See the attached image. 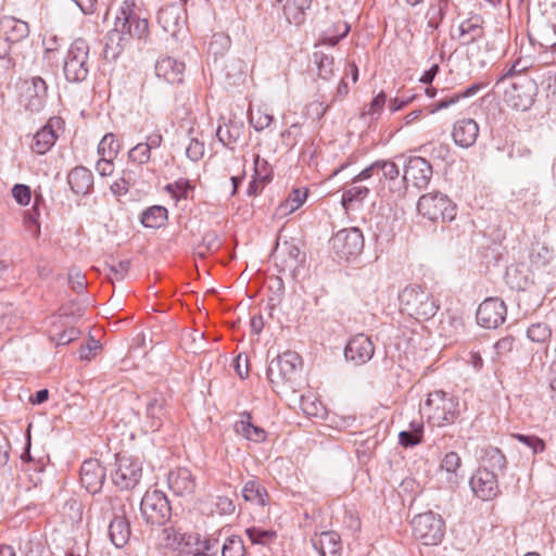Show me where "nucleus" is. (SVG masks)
Listing matches in <instances>:
<instances>
[{"label":"nucleus","mask_w":556,"mask_h":556,"mask_svg":"<svg viewBox=\"0 0 556 556\" xmlns=\"http://www.w3.org/2000/svg\"><path fill=\"white\" fill-rule=\"evenodd\" d=\"M301 365L300 355L291 351H287L269 362L266 375L276 393L298 390Z\"/></svg>","instance_id":"nucleus-1"},{"label":"nucleus","mask_w":556,"mask_h":556,"mask_svg":"<svg viewBox=\"0 0 556 556\" xmlns=\"http://www.w3.org/2000/svg\"><path fill=\"white\" fill-rule=\"evenodd\" d=\"M399 301L401 309L417 320H428L439 309L434 296L426 288L417 285L405 287L399 295Z\"/></svg>","instance_id":"nucleus-2"},{"label":"nucleus","mask_w":556,"mask_h":556,"mask_svg":"<svg viewBox=\"0 0 556 556\" xmlns=\"http://www.w3.org/2000/svg\"><path fill=\"white\" fill-rule=\"evenodd\" d=\"M458 405L455 396L437 390L428 394L424 409L429 424L434 427H444L453 424L458 417Z\"/></svg>","instance_id":"nucleus-3"},{"label":"nucleus","mask_w":556,"mask_h":556,"mask_svg":"<svg viewBox=\"0 0 556 556\" xmlns=\"http://www.w3.org/2000/svg\"><path fill=\"white\" fill-rule=\"evenodd\" d=\"M89 52V43L84 38L71 43L63 63V73L68 83L79 84L87 79L91 67Z\"/></svg>","instance_id":"nucleus-4"},{"label":"nucleus","mask_w":556,"mask_h":556,"mask_svg":"<svg viewBox=\"0 0 556 556\" xmlns=\"http://www.w3.org/2000/svg\"><path fill=\"white\" fill-rule=\"evenodd\" d=\"M417 212L432 223L451 222L456 216V205L440 191L422 194L416 205Z\"/></svg>","instance_id":"nucleus-5"},{"label":"nucleus","mask_w":556,"mask_h":556,"mask_svg":"<svg viewBox=\"0 0 556 556\" xmlns=\"http://www.w3.org/2000/svg\"><path fill=\"white\" fill-rule=\"evenodd\" d=\"M114 30L121 33L127 40L143 39L149 34V22L139 13L135 0H125L115 18Z\"/></svg>","instance_id":"nucleus-6"},{"label":"nucleus","mask_w":556,"mask_h":556,"mask_svg":"<svg viewBox=\"0 0 556 556\" xmlns=\"http://www.w3.org/2000/svg\"><path fill=\"white\" fill-rule=\"evenodd\" d=\"M140 514L147 525L164 526L172 517V506L160 490L147 491L140 502Z\"/></svg>","instance_id":"nucleus-7"},{"label":"nucleus","mask_w":556,"mask_h":556,"mask_svg":"<svg viewBox=\"0 0 556 556\" xmlns=\"http://www.w3.org/2000/svg\"><path fill=\"white\" fill-rule=\"evenodd\" d=\"M414 538L426 546H435L444 538L445 523L440 515L427 511L415 516L412 520Z\"/></svg>","instance_id":"nucleus-8"},{"label":"nucleus","mask_w":556,"mask_h":556,"mask_svg":"<svg viewBox=\"0 0 556 556\" xmlns=\"http://www.w3.org/2000/svg\"><path fill=\"white\" fill-rule=\"evenodd\" d=\"M330 243L337 256L348 261L363 252L364 237L358 228H344L331 238Z\"/></svg>","instance_id":"nucleus-9"},{"label":"nucleus","mask_w":556,"mask_h":556,"mask_svg":"<svg viewBox=\"0 0 556 556\" xmlns=\"http://www.w3.org/2000/svg\"><path fill=\"white\" fill-rule=\"evenodd\" d=\"M536 90L534 81L527 76H519L504 92V101L517 111L529 110L534 102Z\"/></svg>","instance_id":"nucleus-10"},{"label":"nucleus","mask_w":556,"mask_h":556,"mask_svg":"<svg viewBox=\"0 0 556 556\" xmlns=\"http://www.w3.org/2000/svg\"><path fill=\"white\" fill-rule=\"evenodd\" d=\"M142 477V465L138 459L125 455L116 456V469L112 475L113 483L121 490H132Z\"/></svg>","instance_id":"nucleus-11"},{"label":"nucleus","mask_w":556,"mask_h":556,"mask_svg":"<svg viewBox=\"0 0 556 556\" xmlns=\"http://www.w3.org/2000/svg\"><path fill=\"white\" fill-rule=\"evenodd\" d=\"M22 103L24 108L31 112L38 113L43 110L48 98V85L40 76H33L22 83Z\"/></svg>","instance_id":"nucleus-12"},{"label":"nucleus","mask_w":556,"mask_h":556,"mask_svg":"<svg viewBox=\"0 0 556 556\" xmlns=\"http://www.w3.org/2000/svg\"><path fill=\"white\" fill-rule=\"evenodd\" d=\"M431 177L432 166L427 160L420 156H412L406 161L403 175L406 188L408 184H412L413 187L419 190L426 189Z\"/></svg>","instance_id":"nucleus-13"},{"label":"nucleus","mask_w":556,"mask_h":556,"mask_svg":"<svg viewBox=\"0 0 556 556\" xmlns=\"http://www.w3.org/2000/svg\"><path fill=\"white\" fill-rule=\"evenodd\" d=\"M507 308L503 300L498 298L485 299L477 309V323L484 328L495 329L506 318Z\"/></svg>","instance_id":"nucleus-14"},{"label":"nucleus","mask_w":556,"mask_h":556,"mask_svg":"<svg viewBox=\"0 0 556 556\" xmlns=\"http://www.w3.org/2000/svg\"><path fill=\"white\" fill-rule=\"evenodd\" d=\"M497 473L489 468H479L470 478L472 492L483 501H490L500 493Z\"/></svg>","instance_id":"nucleus-15"},{"label":"nucleus","mask_w":556,"mask_h":556,"mask_svg":"<svg viewBox=\"0 0 556 556\" xmlns=\"http://www.w3.org/2000/svg\"><path fill=\"white\" fill-rule=\"evenodd\" d=\"M375 353V346L369 337L364 333H358L352 337L344 349V356L346 361L355 365H363L369 362Z\"/></svg>","instance_id":"nucleus-16"},{"label":"nucleus","mask_w":556,"mask_h":556,"mask_svg":"<svg viewBox=\"0 0 556 556\" xmlns=\"http://www.w3.org/2000/svg\"><path fill=\"white\" fill-rule=\"evenodd\" d=\"M106 478V470L98 459H87L80 467L81 485L90 493L101 491Z\"/></svg>","instance_id":"nucleus-17"},{"label":"nucleus","mask_w":556,"mask_h":556,"mask_svg":"<svg viewBox=\"0 0 556 556\" xmlns=\"http://www.w3.org/2000/svg\"><path fill=\"white\" fill-rule=\"evenodd\" d=\"M169 489L178 496L192 495L197 488L195 476L186 467H179L168 473Z\"/></svg>","instance_id":"nucleus-18"},{"label":"nucleus","mask_w":556,"mask_h":556,"mask_svg":"<svg viewBox=\"0 0 556 556\" xmlns=\"http://www.w3.org/2000/svg\"><path fill=\"white\" fill-rule=\"evenodd\" d=\"M378 162V176L379 179L388 181V188L392 193L402 198L406 193V185L403 178L399 180L400 169L397 165L389 160H379Z\"/></svg>","instance_id":"nucleus-19"},{"label":"nucleus","mask_w":556,"mask_h":556,"mask_svg":"<svg viewBox=\"0 0 556 556\" xmlns=\"http://www.w3.org/2000/svg\"><path fill=\"white\" fill-rule=\"evenodd\" d=\"M185 63L170 56H164L155 63V74L167 83L175 85L184 81Z\"/></svg>","instance_id":"nucleus-20"},{"label":"nucleus","mask_w":556,"mask_h":556,"mask_svg":"<svg viewBox=\"0 0 556 556\" xmlns=\"http://www.w3.org/2000/svg\"><path fill=\"white\" fill-rule=\"evenodd\" d=\"M67 182L75 194L87 195L93 188V175L88 168L77 166L68 173Z\"/></svg>","instance_id":"nucleus-21"},{"label":"nucleus","mask_w":556,"mask_h":556,"mask_svg":"<svg viewBox=\"0 0 556 556\" xmlns=\"http://www.w3.org/2000/svg\"><path fill=\"white\" fill-rule=\"evenodd\" d=\"M483 24V17L479 14H473L463 21L458 27L462 45H470L482 38L484 35Z\"/></svg>","instance_id":"nucleus-22"},{"label":"nucleus","mask_w":556,"mask_h":556,"mask_svg":"<svg viewBox=\"0 0 556 556\" xmlns=\"http://www.w3.org/2000/svg\"><path fill=\"white\" fill-rule=\"evenodd\" d=\"M4 39L11 43H18L29 36L27 22L13 16H5L1 21Z\"/></svg>","instance_id":"nucleus-23"},{"label":"nucleus","mask_w":556,"mask_h":556,"mask_svg":"<svg viewBox=\"0 0 556 556\" xmlns=\"http://www.w3.org/2000/svg\"><path fill=\"white\" fill-rule=\"evenodd\" d=\"M235 431L255 443L264 442L267 437L266 431L262 427L252 424V416L249 412L240 414V419L235 424Z\"/></svg>","instance_id":"nucleus-24"},{"label":"nucleus","mask_w":556,"mask_h":556,"mask_svg":"<svg viewBox=\"0 0 556 556\" xmlns=\"http://www.w3.org/2000/svg\"><path fill=\"white\" fill-rule=\"evenodd\" d=\"M122 510H124V508ZM109 536L117 548L125 546L128 542L130 538V523L125 516V511H123L122 515H115L110 521Z\"/></svg>","instance_id":"nucleus-25"},{"label":"nucleus","mask_w":556,"mask_h":556,"mask_svg":"<svg viewBox=\"0 0 556 556\" xmlns=\"http://www.w3.org/2000/svg\"><path fill=\"white\" fill-rule=\"evenodd\" d=\"M505 281L511 290L516 291H525L533 283L529 270L525 265L507 267Z\"/></svg>","instance_id":"nucleus-26"},{"label":"nucleus","mask_w":556,"mask_h":556,"mask_svg":"<svg viewBox=\"0 0 556 556\" xmlns=\"http://www.w3.org/2000/svg\"><path fill=\"white\" fill-rule=\"evenodd\" d=\"M165 397L160 393H153L148 396L146 403L147 417L151 419L150 428L157 430L162 426V419L165 416Z\"/></svg>","instance_id":"nucleus-27"},{"label":"nucleus","mask_w":556,"mask_h":556,"mask_svg":"<svg viewBox=\"0 0 556 556\" xmlns=\"http://www.w3.org/2000/svg\"><path fill=\"white\" fill-rule=\"evenodd\" d=\"M308 190L306 188H294L288 198L276 208L277 217H286L302 206L307 199Z\"/></svg>","instance_id":"nucleus-28"},{"label":"nucleus","mask_w":556,"mask_h":556,"mask_svg":"<svg viewBox=\"0 0 556 556\" xmlns=\"http://www.w3.org/2000/svg\"><path fill=\"white\" fill-rule=\"evenodd\" d=\"M321 556H341L342 543L340 535L334 531L323 532L318 542H314Z\"/></svg>","instance_id":"nucleus-29"},{"label":"nucleus","mask_w":556,"mask_h":556,"mask_svg":"<svg viewBox=\"0 0 556 556\" xmlns=\"http://www.w3.org/2000/svg\"><path fill=\"white\" fill-rule=\"evenodd\" d=\"M462 468V458L456 452H448L441 460L440 469L442 472L447 475V483L451 488L458 484L459 480L463 479V475L459 473Z\"/></svg>","instance_id":"nucleus-30"},{"label":"nucleus","mask_w":556,"mask_h":556,"mask_svg":"<svg viewBox=\"0 0 556 556\" xmlns=\"http://www.w3.org/2000/svg\"><path fill=\"white\" fill-rule=\"evenodd\" d=\"M482 466L480 468H489L497 475L506 470L507 460L503 452L495 446L488 445L482 450Z\"/></svg>","instance_id":"nucleus-31"},{"label":"nucleus","mask_w":556,"mask_h":556,"mask_svg":"<svg viewBox=\"0 0 556 556\" xmlns=\"http://www.w3.org/2000/svg\"><path fill=\"white\" fill-rule=\"evenodd\" d=\"M164 546L173 552L187 553V547L191 545L192 534L181 533L174 528L163 530Z\"/></svg>","instance_id":"nucleus-32"},{"label":"nucleus","mask_w":556,"mask_h":556,"mask_svg":"<svg viewBox=\"0 0 556 556\" xmlns=\"http://www.w3.org/2000/svg\"><path fill=\"white\" fill-rule=\"evenodd\" d=\"M128 42L127 37H124L117 30L111 29L105 36V43L103 48V58L106 61H114L124 50Z\"/></svg>","instance_id":"nucleus-33"},{"label":"nucleus","mask_w":556,"mask_h":556,"mask_svg":"<svg viewBox=\"0 0 556 556\" xmlns=\"http://www.w3.org/2000/svg\"><path fill=\"white\" fill-rule=\"evenodd\" d=\"M65 134V122L60 116L50 117L45 125L39 127L33 139H59Z\"/></svg>","instance_id":"nucleus-34"},{"label":"nucleus","mask_w":556,"mask_h":556,"mask_svg":"<svg viewBox=\"0 0 556 556\" xmlns=\"http://www.w3.org/2000/svg\"><path fill=\"white\" fill-rule=\"evenodd\" d=\"M242 496L245 502H250L258 506H265L268 502L267 490L256 480H249L244 483L242 488Z\"/></svg>","instance_id":"nucleus-35"},{"label":"nucleus","mask_w":556,"mask_h":556,"mask_svg":"<svg viewBox=\"0 0 556 556\" xmlns=\"http://www.w3.org/2000/svg\"><path fill=\"white\" fill-rule=\"evenodd\" d=\"M387 102V94L381 91L376 97L372 98L369 109L364 111L359 116L355 119L350 121V126L362 122L363 124H368L374 119H377L383 110V106Z\"/></svg>","instance_id":"nucleus-36"},{"label":"nucleus","mask_w":556,"mask_h":556,"mask_svg":"<svg viewBox=\"0 0 556 556\" xmlns=\"http://www.w3.org/2000/svg\"><path fill=\"white\" fill-rule=\"evenodd\" d=\"M424 438V424L419 420H413L407 430L399 433V442L404 447H413L421 443Z\"/></svg>","instance_id":"nucleus-37"},{"label":"nucleus","mask_w":556,"mask_h":556,"mask_svg":"<svg viewBox=\"0 0 556 556\" xmlns=\"http://www.w3.org/2000/svg\"><path fill=\"white\" fill-rule=\"evenodd\" d=\"M179 20L178 9L175 5L162 8L157 13L159 24L166 33H169L173 36H175L178 30Z\"/></svg>","instance_id":"nucleus-38"},{"label":"nucleus","mask_w":556,"mask_h":556,"mask_svg":"<svg viewBox=\"0 0 556 556\" xmlns=\"http://www.w3.org/2000/svg\"><path fill=\"white\" fill-rule=\"evenodd\" d=\"M312 0H286L283 14L289 23L301 24L304 21V12L311 5Z\"/></svg>","instance_id":"nucleus-39"},{"label":"nucleus","mask_w":556,"mask_h":556,"mask_svg":"<svg viewBox=\"0 0 556 556\" xmlns=\"http://www.w3.org/2000/svg\"><path fill=\"white\" fill-rule=\"evenodd\" d=\"M167 219V210L161 205H153L144 210L140 222L147 228H159Z\"/></svg>","instance_id":"nucleus-40"},{"label":"nucleus","mask_w":556,"mask_h":556,"mask_svg":"<svg viewBox=\"0 0 556 556\" xmlns=\"http://www.w3.org/2000/svg\"><path fill=\"white\" fill-rule=\"evenodd\" d=\"M479 135V125L472 118H463L454 124L453 139H477Z\"/></svg>","instance_id":"nucleus-41"},{"label":"nucleus","mask_w":556,"mask_h":556,"mask_svg":"<svg viewBox=\"0 0 556 556\" xmlns=\"http://www.w3.org/2000/svg\"><path fill=\"white\" fill-rule=\"evenodd\" d=\"M527 337L532 342L545 344L552 337V329L546 323H533L527 329Z\"/></svg>","instance_id":"nucleus-42"},{"label":"nucleus","mask_w":556,"mask_h":556,"mask_svg":"<svg viewBox=\"0 0 556 556\" xmlns=\"http://www.w3.org/2000/svg\"><path fill=\"white\" fill-rule=\"evenodd\" d=\"M222 556H245L243 540L239 535H228L220 546Z\"/></svg>","instance_id":"nucleus-43"},{"label":"nucleus","mask_w":556,"mask_h":556,"mask_svg":"<svg viewBox=\"0 0 556 556\" xmlns=\"http://www.w3.org/2000/svg\"><path fill=\"white\" fill-rule=\"evenodd\" d=\"M313 61L317 66L318 76L328 80L333 75V58L321 51H316L313 54Z\"/></svg>","instance_id":"nucleus-44"},{"label":"nucleus","mask_w":556,"mask_h":556,"mask_svg":"<svg viewBox=\"0 0 556 556\" xmlns=\"http://www.w3.org/2000/svg\"><path fill=\"white\" fill-rule=\"evenodd\" d=\"M222 243L216 231L208 230L202 237V242L198 245L195 254L204 258L206 253L216 252Z\"/></svg>","instance_id":"nucleus-45"},{"label":"nucleus","mask_w":556,"mask_h":556,"mask_svg":"<svg viewBox=\"0 0 556 556\" xmlns=\"http://www.w3.org/2000/svg\"><path fill=\"white\" fill-rule=\"evenodd\" d=\"M528 257L532 267L541 268L548 264L552 256L551 251L546 247L536 242L531 245Z\"/></svg>","instance_id":"nucleus-46"},{"label":"nucleus","mask_w":556,"mask_h":556,"mask_svg":"<svg viewBox=\"0 0 556 556\" xmlns=\"http://www.w3.org/2000/svg\"><path fill=\"white\" fill-rule=\"evenodd\" d=\"M154 147H159L161 141H152ZM153 146L149 144V141H140L128 151V156L132 162L143 164L149 161L151 149Z\"/></svg>","instance_id":"nucleus-47"},{"label":"nucleus","mask_w":556,"mask_h":556,"mask_svg":"<svg viewBox=\"0 0 556 556\" xmlns=\"http://www.w3.org/2000/svg\"><path fill=\"white\" fill-rule=\"evenodd\" d=\"M369 194V188L366 186H357L353 184L350 188L345 189L342 193V205L348 207L353 202H359Z\"/></svg>","instance_id":"nucleus-48"},{"label":"nucleus","mask_w":556,"mask_h":556,"mask_svg":"<svg viewBox=\"0 0 556 556\" xmlns=\"http://www.w3.org/2000/svg\"><path fill=\"white\" fill-rule=\"evenodd\" d=\"M39 201H41V197H36L33 207L24 214V225L27 231L31 232L35 237L40 235V225L38 223L39 212L37 208Z\"/></svg>","instance_id":"nucleus-49"},{"label":"nucleus","mask_w":556,"mask_h":556,"mask_svg":"<svg viewBox=\"0 0 556 556\" xmlns=\"http://www.w3.org/2000/svg\"><path fill=\"white\" fill-rule=\"evenodd\" d=\"M248 538L253 544H267L276 538L273 530H264L262 528L251 527L245 530Z\"/></svg>","instance_id":"nucleus-50"},{"label":"nucleus","mask_w":556,"mask_h":556,"mask_svg":"<svg viewBox=\"0 0 556 556\" xmlns=\"http://www.w3.org/2000/svg\"><path fill=\"white\" fill-rule=\"evenodd\" d=\"M193 540L197 542V549L203 552L204 554H210L211 556H217L219 546V539L215 536V534L210 535L204 541L200 542L198 536H193Z\"/></svg>","instance_id":"nucleus-51"},{"label":"nucleus","mask_w":556,"mask_h":556,"mask_svg":"<svg viewBox=\"0 0 556 556\" xmlns=\"http://www.w3.org/2000/svg\"><path fill=\"white\" fill-rule=\"evenodd\" d=\"M281 253L287 255V258L285 260V264L288 267H296L302 261L300 258L301 251L299 247L295 244L283 242L282 247L280 248Z\"/></svg>","instance_id":"nucleus-52"},{"label":"nucleus","mask_w":556,"mask_h":556,"mask_svg":"<svg viewBox=\"0 0 556 556\" xmlns=\"http://www.w3.org/2000/svg\"><path fill=\"white\" fill-rule=\"evenodd\" d=\"M518 442L531 448L534 454L542 453L545 450V443L535 435L516 433L513 435Z\"/></svg>","instance_id":"nucleus-53"},{"label":"nucleus","mask_w":556,"mask_h":556,"mask_svg":"<svg viewBox=\"0 0 556 556\" xmlns=\"http://www.w3.org/2000/svg\"><path fill=\"white\" fill-rule=\"evenodd\" d=\"M250 122L256 130H263L271 125L274 116L258 109L256 112H251Z\"/></svg>","instance_id":"nucleus-54"},{"label":"nucleus","mask_w":556,"mask_h":556,"mask_svg":"<svg viewBox=\"0 0 556 556\" xmlns=\"http://www.w3.org/2000/svg\"><path fill=\"white\" fill-rule=\"evenodd\" d=\"M301 408L304 414L313 417L323 416L325 412V407L320 402L304 395L301 397Z\"/></svg>","instance_id":"nucleus-55"},{"label":"nucleus","mask_w":556,"mask_h":556,"mask_svg":"<svg viewBox=\"0 0 556 556\" xmlns=\"http://www.w3.org/2000/svg\"><path fill=\"white\" fill-rule=\"evenodd\" d=\"M80 336V330L71 327L68 329H65L61 332H52L51 339L55 342L56 345H67L68 343L73 342Z\"/></svg>","instance_id":"nucleus-56"},{"label":"nucleus","mask_w":556,"mask_h":556,"mask_svg":"<svg viewBox=\"0 0 556 556\" xmlns=\"http://www.w3.org/2000/svg\"><path fill=\"white\" fill-rule=\"evenodd\" d=\"M529 66L530 65L528 64V61H523L522 59L519 58L511 64L509 70L501 76L496 85H500L507 78H515V80H517V78L519 76H522L521 74L526 72L529 68Z\"/></svg>","instance_id":"nucleus-57"},{"label":"nucleus","mask_w":556,"mask_h":556,"mask_svg":"<svg viewBox=\"0 0 556 556\" xmlns=\"http://www.w3.org/2000/svg\"><path fill=\"white\" fill-rule=\"evenodd\" d=\"M192 189L189 180L179 179L174 184H169L166 186V190L176 198H187L189 191Z\"/></svg>","instance_id":"nucleus-58"},{"label":"nucleus","mask_w":556,"mask_h":556,"mask_svg":"<svg viewBox=\"0 0 556 556\" xmlns=\"http://www.w3.org/2000/svg\"><path fill=\"white\" fill-rule=\"evenodd\" d=\"M12 195L18 204L27 205L31 199V191L28 186L16 184L12 188Z\"/></svg>","instance_id":"nucleus-59"},{"label":"nucleus","mask_w":556,"mask_h":556,"mask_svg":"<svg viewBox=\"0 0 556 556\" xmlns=\"http://www.w3.org/2000/svg\"><path fill=\"white\" fill-rule=\"evenodd\" d=\"M130 267L129 261H119L117 264L110 266L109 277L112 281L123 280Z\"/></svg>","instance_id":"nucleus-60"},{"label":"nucleus","mask_w":556,"mask_h":556,"mask_svg":"<svg viewBox=\"0 0 556 556\" xmlns=\"http://www.w3.org/2000/svg\"><path fill=\"white\" fill-rule=\"evenodd\" d=\"M68 280L74 291L77 293L84 292L87 282L85 276L78 269H72L70 271Z\"/></svg>","instance_id":"nucleus-61"},{"label":"nucleus","mask_w":556,"mask_h":556,"mask_svg":"<svg viewBox=\"0 0 556 556\" xmlns=\"http://www.w3.org/2000/svg\"><path fill=\"white\" fill-rule=\"evenodd\" d=\"M130 185V177H126L124 173L119 179L111 185L110 189L114 195L122 197L128 192Z\"/></svg>","instance_id":"nucleus-62"},{"label":"nucleus","mask_w":556,"mask_h":556,"mask_svg":"<svg viewBox=\"0 0 556 556\" xmlns=\"http://www.w3.org/2000/svg\"><path fill=\"white\" fill-rule=\"evenodd\" d=\"M186 154L191 161H199L204 155V141H190Z\"/></svg>","instance_id":"nucleus-63"},{"label":"nucleus","mask_w":556,"mask_h":556,"mask_svg":"<svg viewBox=\"0 0 556 556\" xmlns=\"http://www.w3.org/2000/svg\"><path fill=\"white\" fill-rule=\"evenodd\" d=\"M215 506L220 515H231L235 509V503L228 496H217Z\"/></svg>","instance_id":"nucleus-64"}]
</instances>
